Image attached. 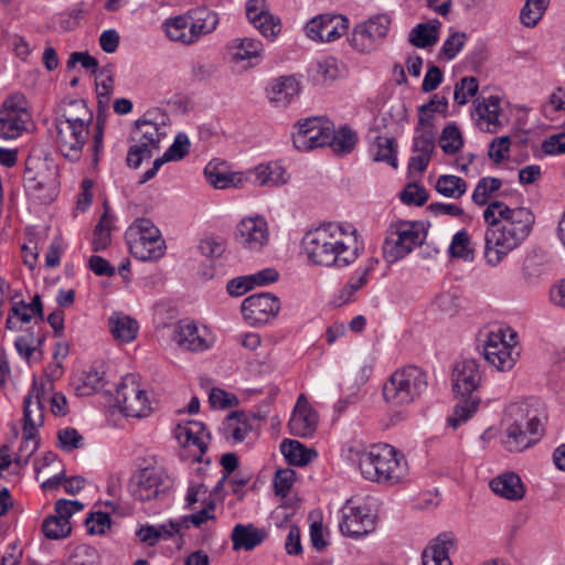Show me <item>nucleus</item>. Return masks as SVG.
Returning a JSON list of instances; mask_svg holds the SVG:
<instances>
[{"label":"nucleus","mask_w":565,"mask_h":565,"mask_svg":"<svg viewBox=\"0 0 565 565\" xmlns=\"http://www.w3.org/2000/svg\"><path fill=\"white\" fill-rule=\"evenodd\" d=\"M533 414H539V411L532 408L526 402L514 403L508 407L507 415L511 424L507 427L505 445L510 451H521L531 447V441L524 440V434L521 433L520 427L527 418L533 417Z\"/></svg>","instance_id":"nucleus-15"},{"label":"nucleus","mask_w":565,"mask_h":565,"mask_svg":"<svg viewBox=\"0 0 565 565\" xmlns=\"http://www.w3.org/2000/svg\"><path fill=\"white\" fill-rule=\"evenodd\" d=\"M467 182L454 174H443L436 182V191L449 199H460L467 192Z\"/></svg>","instance_id":"nucleus-42"},{"label":"nucleus","mask_w":565,"mask_h":565,"mask_svg":"<svg viewBox=\"0 0 565 565\" xmlns=\"http://www.w3.org/2000/svg\"><path fill=\"white\" fill-rule=\"evenodd\" d=\"M399 198L407 205L422 206L427 202L428 193L424 186L411 183L401 192Z\"/></svg>","instance_id":"nucleus-58"},{"label":"nucleus","mask_w":565,"mask_h":565,"mask_svg":"<svg viewBox=\"0 0 565 565\" xmlns=\"http://www.w3.org/2000/svg\"><path fill=\"white\" fill-rule=\"evenodd\" d=\"M502 185L494 177L481 178L472 193V201L487 207L483 220L487 224L484 232V259L488 265L498 266L511 252L522 245L532 232L535 216L526 207H509L502 201L489 202L491 195Z\"/></svg>","instance_id":"nucleus-1"},{"label":"nucleus","mask_w":565,"mask_h":565,"mask_svg":"<svg viewBox=\"0 0 565 565\" xmlns=\"http://www.w3.org/2000/svg\"><path fill=\"white\" fill-rule=\"evenodd\" d=\"M470 236L466 231H459L452 236L449 246V253L452 257L471 260L473 258V249L471 248Z\"/></svg>","instance_id":"nucleus-50"},{"label":"nucleus","mask_w":565,"mask_h":565,"mask_svg":"<svg viewBox=\"0 0 565 565\" xmlns=\"http://www.w3.org/2000/svg\"><path fill=\"white\" fill-rule=\"evenodd\" d=\"M520 430L524 434V440L531 441V446L537 443L544 431L540 414H533V417L527 418L523 425L521 424Z\"/></svg>","instance_id":"nucleus-57"},{"label":"nucleus","mask_w":565,"mask_h":565,"mask_svg":"<svg viewBox=\"0 0 565 565\" xmlns=\"http://www.w3.org/2000/svg\"><path fill=\"white\" fill-rule=\"evenodd\" d=\"M302 248L317 266L344 268L358 259L363 246L355 228L328 223L308 231L302 238Z\"/></svg>","instance_id":"nucleus-2"},{"label":"nucleus","mask_w":565,"mask_h":565,"mask_svg":"<svg viewBox=\"0 0 565 565\" xmlns=\"http://www.w3.org/2000/svg\"><path fill=\"white\" fill-rule=\"evenodd\" d=\"M28 121L29 119L22 118L21 115L0 110V137L3 139L18 138L25 129Z\"/></svg>","instance_id":"nucleus-43"},{"label":"nucleus","mask_w":565,"mask_h":565,"mask_svg":"<svg viewBox=\"0 0 565 565\" xmlns=\"http://www.w3.org/2000/svg\"><path fill=\"white\" fill-rule=\"evenodd\" d=\"M252 429V422L244 412H231L222 427L223 436L226 439H233L235 443L243 441Z\"/></svg>","instance_id":"nucleus-32"},{"label":"nucleus","mask_w":565,"mask_h":565,"mask_svg":"<svg viewBox=\"0 0 565 565\" xmlns=\"http://www.w3.org/2000/svg\"><path fill=\"white\" fill-rule=\"evenodd\" d=\"M329 139L330 140L327 146L331 147L334 153L339 156L351 153L358 143L356 132L347 125L340 127L338 131H334L331 124L329 129Z\"/></svg>","instance_id":"nucleus-34"},{"label":"nucleus","mask_w":565,"mask_h":565,"mask_svg":"<svg viewBox=\"0 0 565 565\" xmlns=\"http://www.w3.org/2000/svg\"><path fill=\"white\" fill-rule=\"evenodd\" d=\"M318 424V415L309 405H299L288 422L289 433L298 437L311 436Z\"/></svg>","instance_id":"nucleus-24"},{"label":"nucleus","mask_w":565,"mask_h":565,"mask_svg":"<svg viewBox=\"0 0 565 565\" xmlns=\"http://www.w3.org/2000/svg\"><path fill=\"white\" fill-rule=\"evenodd\" d=\"M68 565H99L98 551L86 544L78 545L73 551Z\"/></svg>","instance_id":"nucleus-52"},{"label":"nucleus","mask_w":565,"mask_h":565,"mask_svg":"<svg viewBox=\"0 0 565 565\" xmlns=\"http://www.w3.org/2000/svg\"><path fill=\"white\" fill-rule=\"evenodd\" d=\"M58 447L66 450L72 451L74 449L81 448L83 445V437L79 433L72 427H67L61 429L57 433Z\"/></svg>","instance_id":"nucleus-59"},{"label":"nucleus","mask_w":565,"mask_h":565,"mask_svg":"<svg viewBox=\"0 0 565 565\" xmlns=\"http://www.w3.org/2000/svg\"><path fill=\"white\" fill-rule=\"evenodd\" d=\"M491 490L510 501H519L524 498L525 488L524 484L515 472H505L490 481Z\"/></svg>","instance_id":"nucleus-23"},{"label":"nucleus","mask_w":565,"mask_h":565,"mask_svg":"<svg viewBox=\"0 0 565 565\" xmlns=\"http://www.w3.org/2000/svg\"><path fill=\"white\" fill-rule=\"evenodd\" d=\"M246 15L266 38H275L280 32V20L268 12L266 0H248Z\"/></svg>","instance_id":"nucleus-20"},{"label":"nucleus","mask_w":565,"mask_h":565,"mask_svg":"<svg viewBox=\"0 0 565 565\" xmlns=\"http://www.w3.org/2000/svg\"><path fill=\"white\" fill-rule=\"evenodd\" d=\"M42 416L39 413V419H34L30 417V411L28 405L25 406V424H23V439L21 443V446L19 448V451L22 454H28L29 450L32 448V445L34 441H39L36 439L38 436V428L42 426Z\"/></svg>","instance_id":"nucleus-48"},{"label":"nucleus","mask_w":565,"mask_h":565,"mask_svg":"<svg viewBox=\"0 0 565 565\" xmlns=\"http://www.w3.org/2000/svg\"><path fill=\"white\" fill-rule=\"evenodd\" d=\"M71 531L70 521H62L55 514L46 516L42 523V532L50 540L65 539L71 534Z\"/></svg>","instance_id":"nucleus-47"},{"label":"nucleus","mask_w":565,"mask_h":565,"mask_svg":"<svg viewBox=\"0 0 565 565\" xmlns=\"http://www.w3.org/2000/svg\"><path fill=\"white\" fill-rule=\"evenodd\" d=\"M481 398L472 394L462 396L454 408V413L448 417V426L456 429L466 423L478 411Z\"/></svg>","instance_id":"nucleus-39"},{"label":"nucleus","mask_w":565,"mask_h":565,"mask_svg":"<svg viewBox=\"0 0 565 565\" xmlns=\"http://www.w3.org/2000/svg\"><path fill=\"white\" fill-rule=\"evenodd\" d=\"M173 481L161 469L146 467L137 470L130 478L128 491L131 497L140 502H149L162 499L172 488Z\"/></svg>","instance_id":"nucleus-5"},{"label":"nucleus","mask_w":565,"mask_h":565,"mask_svg":"<svg viewBox=\"0 0 565 565\" xmlns=\"http://www.w3.org/2000/svg\"><path fill=\"white\" fill-rule=\"evenodd\" d=\"M438 310L447 317H454L462 308V297L459 289H450L439 294L435 299Z\"/></svg>","instance_id":"nucleus-45"},{"label":"nucleus","mask_w":565,"mask_h":565,"mask_svg":"<svg viewBox=\"0 0 565 565\" xmlns=\"http://www.w3.org/2000/svg\"><path fill=\"white\" fill-rule=\"evenodd\" d=\"M110 243V217L108 214V209L105 207V212L102 215L98 224L94 230L93 237V250L100 252L104 250Z\"/></svg>","instance_id":"nucleus-49"},{"label":"nucleus","mask_w":565,"mask_h":565,"mask_svg":"<svg viewBox=\"0 0 565 565\" xmlns=\"http://www.w3.org/2000/svg\"><path fill=\"white\" fill-rule=\"evenodd\" d=\"M191 21L192 36L196 42L202 35L213 32L218 24V17L206 8H195L188 12Z\"/></svg>","instance_id":"nucleus-31"},{"label":"nucleus","mask_w":565,"mask_h":565,"mask_svg":"<svg viewBox=\"0 0 565 565\" xmlns=\"http://www.w3.org/2000/svg\"><path fill=\"white\" fill-rule=\"evenodd\" d=\"M280 450L288 463L292 466H306L317 457L316 450L307 448L295 439H284L280 444Z\"/></svg>","instance_id":"nucleus-35"},{"label":"nucleus","mask_w":565,"mask_h":565,"mask_svg":"<svg viewBox=\"0 0 565 565\" xmlns=\"http://www.w3.org/2000/svg\"><path fill=\"white\" fill-rule=\"evenodd\" d=\"M330 121L318 117L307 118L303 122H299L297 131L292 135L294 146L300 151L327 146L330 140Z\"/></svg>","instance_id":"nucleus-13"},{"label":"nucleus","mask_w":565,"mask_h":565,"mask_svg":"<svg viewBox=\"0 0 565 565\" xmlns=\"http://www.w3.org/2000/svg\"><path fill=\"white\" fill-rule=\"evenodd\" d=\"M115 402L119 412L128 417H146L151 411L148 395L134 374L121 379L116 387Z\"/></svg>","instance_id":"nucleus-8"},{"label":"nucleus","mask_w":565,"mask_h":565,"mask_svg":"<svg viewBox=\"0 0 565 565\" xmlns=\"http://www.w3.org/2000/svg\"><path fill=\"white\" fill-rule=\"evenodd\" d=\"M479 83L473 76L462 77L455 85L454 98L458 105H465L478 93Z\"/></svg>","instance_id":"nucleus-51"},{"label":"nucleus","mask_w":565,"mask_h":565,"mask_svg":"<svg viewBox=\"0 0 565 565\" xmlns=\"http://www.w3.org/2000/svg\"><path fill=\"white\" fill-rule=\"evenodd\" d=\"M98 79L96 83L98 97L108 99L114 90L113 66L106 65L102 67L98 71Z\"/></svg>","instance_id":"nucleus-62"},{"label":"nucleus","mask_w":565,"mask_h":565,"mask_svg":"<svg viewBox=\"0 0 565 565\" xmlns=\"http://www.w3.org/2000/svg\"><path fill=\"white\" fill-rule=\"evenodd\" d=\"M436 131L423 130L414 137L413 151L422 154L433 156L436 148Z\"/></svg>","instance_id":"nucleus-56"},{"label":"nucleus","mask_w":565,"mask_h":565,"mask_svg":"<svg viewBox=\"0 0 565 565\" xmlns=\"http://www.w3.org/2000/svg\"><path fill=\"white\" fill-rule=\"evenodd\" d=\"M55 119L89 126L93 113L84 99H64L58 104V116Z\"/></svg>","instance_id":"nucleus-28"},{"label":"nucleus","mask_w":565,"mask_h":565,"mask_svg":"<svg viewBox=\"0 0 565 565\" xmlns=\"http://www.w3.org/2000/svg\"><path fill=\"white\" fill-rule=\"evenodd\" d=\"M356 460L363 478L373 482L395 484L408 472L404 455L388 444L358 451Z\"/></svg>","instance_id":"nucleus-3"},{"label":"nucleus","mask_w":565,"mask_h":565,"mask_svg":"<svg viewBox=\"0 0 565 565\" xmlns=\"http://www.w3.org/2000/svg\"><path fill=\"white\" fill-rule=\"evenodd\" d=\"M548 4L550 0H526L520 13L521 22L529 28L535 26L542 19Z\"/></svg>","instance_id":"nucleus-46"},{"label":"nucleus","mask_w":565,"mask_h":565,"mask_svg":"<svg viewBox=\"0 0 565 565\" xmlns=\"http://www.w3.org/2000/svg\"><path fill=\"white\" fill-rule=\"evenodd\" d=\"M241 309L247 323L260 326L278 315L280 300L271 292L253 294L243 300Z\"/></svg>","instance_id":"nucleus-12"},{"label":"nucleus","mask_w":565,"mask_h":565,"mask_svg":"<svg viewBox=\"0 0 565 565\" xmlns=\"http://www.w3.org/2000/svg\"><path fill=\"white\" fill-rule=\"evenodd\" d=\"M190 18L186 13L168 19L164 22L167 36L172 41H179L183 44L194 43V40H190V36H192Z\"/></svg>","instance_id":"nucleus-38"},{"label":"nucleus","mask_w":565,"mask_h":565,"mask_svg":"<svg viewBox=\"0 0 565 565\" xmlns=\"http://www.w3.org/2000/svg\"><path fill=\"white\" fill-rule=\"evenodd\" d=\"M542 150L548 156L565 153V132L554 134L544 139L542 142Z\"/></svg>","instance_id":"nucleus-64"},{"label":"nucleus","mask_w":565,"mask_h":565,"mask_svg":"<svg viewBox=\"0 0 565 565\" xmlns=\"http://www.w3.org/2000/svg\"><path fill=\"white\" fill-rule=\"evenodd\" d=\"M209 402L213 408L225 409L238 405V398L222 388H212Z\"/></svg>","instance_id":"nucleus-63"},{"label":"nucleus","mask_w":565,"mask_h":565,"mask_svg":"<svg viewBox=\"0 0 565 565\" xmlns=\"http://www.w3.org/2000/svg\"><path fill=\"white\" fill-rule=\"evenodd\" d=\"M153 236V238H162L159 228L148 218L137 220L126 232L127 241L129 238Z\"/></svg>","instance_id":"nucleus-54"},{"label":"nucleus","mask_w":565,"mask_h":565,"mask_svg":"<svg viewBox=\"0 0 565 565\" xmlns=\"http://www.w3.org/2000/svg\"><path fill=\"white\" fill-rule=\"evenodd\" d=\"M130 254L138 260L151 262L162 257L166 248L163 238L136 237L128 241Z\"/></svg>","instance_id":"nucleus-26"},{"label":"nucleus","mask_w":565,"mask_h":565,"mask_svg":"<svg viewBox=\"0 0 565 565\" xmlns=\"http://www.w3.org/2000/svg\"><path fill=\"white\" fill-rule=\"evenodd\" d=\"M244 174L246 182L255 186H279L288 181L286 170L277 162L262 163Z\"/></svg>","instance_id":"nucleus-22"},{"label":"nucleus","mask_w":565,"mask_h":565,"mask_svg":"<svg viewBox=\"0 0 565 565\" xmlns=\"http://www.w3.org/2000/svg\"><path fill=\"white\" fill-rule=\"evenodd\" d=\"M299 92V82L295 76H282L274 81L267 89V96L276 106H287Z\"/></svg>","instance_id":"nucleus-27"},{"label":"nucleus","mask_w":565,"mask_h":565,"mask_svg":"<svg viewBox=\"0 0 565 565\" xmlns=\"http://www.w3.org/2000/svg\"><path fill=\"white\" fill-rule=\"evenodd\" d=\"M28 102L23 94H13L6 98L0 110H6L15 115H21L22 118L30 119V114L26 108Z\"/></svg>","instance_id":"nucleus-61"},{"label":"nucleus","mask_w":565,"mask_h":565,"mask_svg":"<svg viewBox=\"0 0 565 565\" xmlns=\"http://www.w3.org/2000/svg\"><path fill=\"white\" fill-rule=\"evenodd\" d=\"M397 142L396 139L388 136H377L372 146L373 160L375 162H386L392 168L398 167L396 157Z\"/></svg>","instance_id":"nucleus-37"},{"label":"nucleus","mask_w":565,"mask_h":565,"mask_svg":"<svg viewBox=\"0 0 565 565\" xmlns=\"http://www.w3.org/2000/svg\"><path fill=\"white\" fill-rule=\"evenodd\" d=\"M425 233L416 223L401 222L390 226L388 235L383 245V256L388 263H395L416 246L423 244Z\"/></svg>","instance_id":"nucleus-6"},{"label":"nucleus","mask_w":565,"mask_h":565,"mask_svg":"<svg viewBox=\"0 0 565 565\" xmlns=\"http://www.w3.org/2000/svg\"><path fill=\"white\" fill-rule=\"evenodd\" d=\"M391 19L386 14H377L359 23L349 39L350 45L361 53H371L386 38Z\"/></svg>","instance_id":"nucleus-10"},{"label":"nucleus","mask_w":565,"mask_h":565,"mask_svg":"<svg viewBox=\"0 0 565 565\" xmlns=\"http://www.w3.org/2000/svg\"><path fill=\"white\" fill-rule=\"evenodd\" d=\"M266 537V530L258 529L252 523L236 524L231 534L233 550L235 551H250L262 544Z\"/></svg>","instance_id":"nucleus-25"},{"label":"nucleus","mask_w":565,"mask_h":565,"mask_svg":"<svg viewBox=\"0 0 565 565\" xmlns=\"http://www.w3.org/2000/svg\"><path fill=\"white\" fill-rule=\"evenodd\" d=\"M342 512L339 526L343 535L360 539L375 530L376 516L369 507L347 505Z\"/></svg>","instance_id":"nucleus-14"},{"label":"nucleus","mask_w":565,"mask_h":565,"mask_svg":"<svg viewBox=\"0 0 565 565\" xmlns=\"http://www.w3.org/2000/svg\"><path fill=\"white\" fill-rule=\"evenodd\" d=\"M268 238L267 222L263 217H246L236 227V239L247 249H262L268 243Z\"/></svg>","instance_id":"nucleus-19"},{"label":"nucleus","mask_w":565,"mask_h":565,"mask_svg":"<svg viewBox=\"0 0 565 565\" xmlns=\"http://www.w3.org/2000/svg\"><path fill=\"white\" fill-rule=\"evenodd\" d=\"M130 140L134 145L128 150L126 163L129 168L137 169L143 159L151 158L153 151L160 148V128L151 120L138 119L135 122Z\"/></svg>","instance_id":"nucleus-7"},{"label":"nucleus","mask_w":565,"mask_h":565,"mask_svg":"<svg viewBox=\"0 0 565 565\" xmlns=\"http://www.w3.org/2000/svg\"><path fill=\"white\" fill-rule=\"evenodd\" d=\"M232 58L236 62L257 58L263 52V44L260 41L244 38L235 39L230 46Z\"/></svg>","instance_id":"nucleus-41"},{"label":"nucleus","mask_w":565,"mask_h":565,"mask_svg":"<svg viewBox=\"0 0 565 565\" xmlns=\"http://www.w3.org/2000/svg\"><path fill=\"white\" fill-rule=\"evenodd\" d=\"M454 392L461 396L472 394L480 385V364L476 359L463 358L458 361L451 374Z\"/></svg>","instance_id":"nucleus-18"},{"label":"nucleus","mask_w":565,"mask_h":565,"mask_svg":"<svg viewBox=\"0 0 565 565\" xmlns=\"http://www.w3.org/2000/svg\"><path fill=\"white\" fill-rule=\"evenodd\" d=\"M173 339L180 348L193 352L203 351L210 347L207 340L199 334L194 323L179 324Z\"/></svg>","instance_id":"nucleus-33"},{"label":"nucleus","mask_w":565,"mask_h":565,"mask_svg":"<svg viewBox=\"0 0 565 565\" xmlns=\"http://www.w3.org/2000/svg\"><path fill=\"white\" fill-rule=\"evenodd\" d=\"M440 22L435 20L433 23H419L409 33V42L419 49L433 46L438 41V29Z\"/></svg>","instance_id":"nucleus-40"},{"label":"nucleus","mask_w":565,"mask_h":565,"mask_svg":"<svg viewBox=\"0 0 565 565\" xmlns=\"http://www.w3.org/2000/svg\"><path fill=\"white\" fill-rule=\"evenodd\" d=\"M105 373L92 367L85 372L83 376V384L78 387L81 395H89L103 390L106 385Z\"/></svg>","instance_id":"nucleus-53"},{"label":"nucleus","mask_w":565,"mask_h":565,"mask_svg":"<svg viewBox=\"0 0 565 565\" xmlns=\"http://www.w3.org/2000/svg\"><path fill=\"white\" fill-rule=\"evenodd\" d=\"M428 388L426 372L407 365L391 374L383 386V396L392 406H404L415 402Z\"/></svg>","instance_id":"nucleus-4"},{"label":"nucleus","mask_w":565,"mask_h":565,"mask_svg":"<svg viewBox=\"0 0 565 565\" xmlns=\"http://www.w3.org/2000/svg\"><path fill=\"white\" fill-rule=\"evenodd\" d=\"M56 177L57 170L46 162L28 163L23 173L24 189L41 203L51 202L56 194Z\"/></svg>","instance_id":"nucleus-9"},{"label":"nucleus","mask_w":565,"mask_h":565,"mask_svg":"<svg viewBox=\"0 0 565 565\" xmlns=\"http://www.w3.org/2000/svg\"><path fill=\"white\" fill-rule=\"evenodd\" d=\"M108 327L114 338L125 343L135 340L139 330V324L134 318L117 311L109 317Z\"/></svg>","instance_id":"nucleus-30"},{"label":"nucleus","mask_w":565,"mask_h":565,"mask_svg":"<svg viewBox=\"0 0 565 565\" xmlns=\"http://www.w3.org/2000/svg\"><path fill=\"white\" fill-rule=\"evenodd\" d=\"M501 98L497 95H491L488 98H477L475 100V116L477 122L482 128V122L487 125V131L494 132L489 128L490 125H499V116L501 114Z\"/></svg>","instance_id":"nucleus-29"},{"label":"nucleus","mask_w":565,"mask_h":565,"mask_svg":"<svg viewBox=\"0 0 565 565\" xmlns=\"http://www.w3.org/2000/svg\"><path fill=\"white\" fill-rule=\"evenodd\" d=\"M55 127L57 145L62 154L72 162L78 161L88 139L89 126L55 119Z\"/></svg>","instance_id":"nucleus-11"},{"label":"nucleus","mask_w":565,"mask_h":565,"mask_svg":"<svg viewBox=\"0 0 565 565\" xmlns=\"http://www.w3.org/2000/svg\"><path fill=\"white\" fill-rule=\"evenodd\" d=\"M348 29V19L341 14H321L306 24V33L313 41L331 42Z\"/></svg>","instance_id":"nucleus-17"},{"label":"nucleus","mask_w":565,"mask_h":565,"mask_svg":"<svg viewBox=\"0 0 565 565\" xmlns=\"http://www.w3.org/2000/svg\"><path fill=\"white\" fill-rule=\"evenodd\" d=\"M484 360L498 371H510L515 362L518 353L514 349L503 340V334L499 332H490L487 337L482 351Z\"/></svg>","instance_id":"nucleus-16"},{"label":"nucleus","mask_w":565,"mask_h":565,"mask_svg":"<svg viewBox=\"0 0 565 565\" xmlns=\"http://www.w3.org/2000/svg\"><path fill=\"white\" fill-rule=\"evenodd\" d=\"M439 146L448 156L456 154L461 150L463 147V138L456 124L450 122L445 126L439 138Z\"/></svg>","instance_id":"nucleus-44"},{"label":"nucleus","mask_w":565,"mask_h":565,"mask_svg":"<svg viewBox=\"0 0 565 565\" xmlns=\"http://www.w3.org/2000/svg\"><path fill=\"white\" fill-rule=\"evenodd\" d=\"M452 544V537L448 534L441 535L439 543L424 550L422 555L423 565H451L448 545Z\"/></svg>","instance_id":"nucleus-36"},{"label":"nucleus","mask_w":565,"mask_h":565,"mask_svg":"<svg viewBox=\"0 0 565 565\" xmlns=\"http://www.w3.org/2000/svg\"><path fill=\"white\" fill-rule=\"evenodd\" d=\"M204 175L215 189H238L246 183L244 172L231 171L223 161H210L204 169Z\"/></svg>","instance_id":"nucleus-21"},{"label":"nucleus","mask_w":565,"mask_h":565,"mask_svg":"<svg viewBox=\"0 0 565 565\" xmlns=\"http://www.w3.org/2000/svg\"><path fill=\"white\" fill-rule=\"evenodd\" d=\"M316 72L318 79L323 84L331 83L340 76L338 61L334 57H326L318 61Z\"/></svg>","instance_id":"nucleus-55"},{"label":"nucleus","mask_w":565,"mask_h":565,"mask_svg":"<svg viewBox=\"0 0 565 565\" xmlns=\"http://www.w3.org/2000/svg\"><path fill=\"white\" fill-rule=\"evenodd\" d=\"M296 479V472L292 469H279L274 478L275 493L285 498L291 489Z\"/></svg>","instance_id":"nucleus-60"}]
</instances>
